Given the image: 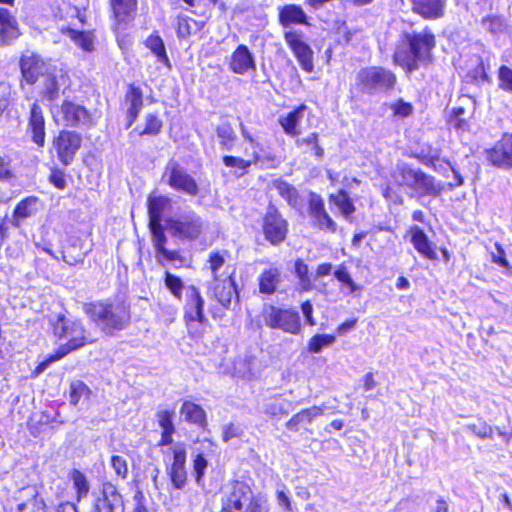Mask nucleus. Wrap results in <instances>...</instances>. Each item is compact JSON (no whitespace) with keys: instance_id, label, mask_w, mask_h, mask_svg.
<instances>
[{"instance_id":"nucleus-25","label":"nucleus","mask_w":512,"mask_h":512,"mask_svg":"<svg viewBox=\"0 0 512 512\" xmlns=\"http://www.w3.org/2000/svg\"><path fill=\"white\" fill-rule=\"evenodd\" d=\"M326 410L325 405L312 406L306 408L292 416V418L286 422L285 426L288 430L297 432L301 428H305L306 425L313 422L314 419L324 414Z\"/></svg>"},{"instance_id":"nucleus-59","label":"nucleus","mask_w":512,"mask_h":512,"mask_svg":"<svg viewBox=\"0 0 512 512\" xmlns=\"http://www.w3.org/2000/svg\"><path fill=\"white\" fill-rule=\"evenodd\" d=\"M390 109L395 117L405 118L412 114L413 106L411 103L399 99L390 105Z\"/></svg>"},{"instance_id":"nucleus-8","label":"nucleus","mask_w":512,"mask_h":512,"mask_svg":"<svg viewBox=\"0 0 512 512\" xmlns=\"http://www.w3.org/2000/svg\"><path fill=\"white\" fill-rule=\"evenodd\" d=\"M14 512H46V502L39 488L27 485L17 489L9 500Z\"/></svg>"},{"instance_id":"nucleus-40","label":"nucleus","mask_w":512,"mask_h":512,"mask_svg":"<svg viewBox=\"0 0 512 512\" xmlns=\"http://www.w3.org/2000/svg\"><path fill=\"white\" fill-rule=\"evenodd\" d=\"M216 135L222 150L231 151L237 140V135L229 122H223L216 127Z\"/></svg>"},{"instance_id":"nucleus-24","label":"nucleus","mask_w":512,"mask_h":512,"mask_svg":"<svg viewBox=\"0 0 512 512\" xmlns=\"http://www.w3.org/2000/svg\"><path fill=\"white\" fill-rule=\"evenodd\" d=\"M125 104L127 105L126 116L128 119L127 128H130L139 116L143 107V93L140 87L130 84L125 94Z\"/></svg>"},{"instance_id":"nucleus-63","label":"nucleus","mask_w":512,"mask_h":512,"mask_svg":"<svg viewBox=\"0 0 512 512\" xmlns=\"http://www.w3.org/2000/svg\"><path fill=\"white\" fill-rule=\"evenodd\" d=\"M276 498L278 505L282 507L285 511H293L290 497L288 496L284 485L282 486V489H277Z\"/></svg>"},{"instance_id":"nucleus-33","label":"nucleus","mask_w":512,"mask_h":512,"mask_svg":"<svg viewBox=\"0 0 512 512\" xmlns=\"http://www.w3.org/2000/svg\"><path fill=\"white\" fill-rule=\"evenodd\" d=\"M306 109V105L302 104L289 112L286 116H281L279 118V123L287 135L292 137L299 135L300 131L297 127L303 119Z\"/></svg>"},{"instance_id":"nucleus-7","label":"nucleus","mask_w":512,"mask_h":512,"mask_svg":"<svg viewBox=\"0 0 512 512\" xmlns=\"http://www.w3.org/2000/svg\"><path fill=\"white\" fill-rule=\"evenodd\" d=\"M166 224L172 236L181 240L197 239L201 235L204 226L202 218L194 211H188L176 218H170L166 221Z\"/></svg>"},{"instance_id":"nucleus-9","label":"nucleus","mask_w":512,"mask_h":512,"mask_svg":"<svg viewBox=\"0 0 512 512\" xmlns=\"http://www.w3.org/2000/svg\"><path fill=\"white\" fill-rule=\"evenodd\" d=\"M163 180L172 189L189 196H197L199 193L196 180L177 161L170 160L167 163Z\"/></svg>"},{"instance_id":"nucleus-58","label":"nucleus","mask_w":512,"mask_h":512,"mask_svg":"<svg viewBox=\"0 0 512 512\" xmlns=\"http://www.w3.org/2000/svg\"><path fill=\"white\" fill-rule=\"evenodd\" d=\"M15 178L12 159L7 156H0V181L10 182Z\"/></svg>"},{"instance_id":"nucleus-64","label":"nucleus","mask_w":512,"mask_h":512,"mask_svg":"<svg viewBox=\"0 0 512 512\" xmlns=\"http://www.w3.org/2000/svg\"><path fill=\"white\" fill-rule=\"evenodd\" d=\"M495 252L491 253L492 261L501 267L507 268L509 263L505 256V251L499 243H495Z\"/></svg>"},{"instance_id":"nucleus-1","label":"nucleus","mask_w":512,"mask_h":512,"mask_svg":"<svg viewBox=\"0 0 512 512\" xmlns=\"http://www.w3.org/2000/svg\"><path fill=\"white\" fill-rule=\"evenodd\" d=\"M435 43V36L428 29L418 33H403L396 45L393 60L408 71H414L418 69L419 63L430 59Z\"/></svg>"},{"instance_id":"nucleus-14","label":"nucleus","mask_w":512,"mask_h":512,"mask_svg":"<svg viewBox=\"0 0 512 512\" xmlns=\"http://www.w3.org/2000/svg\"><path fill=\"white\" fill-rule=\"evenodd\" d=\"M308 213L314 227L331 233L336 232L337 224L326 212L322 197L315 192L309 194Z\"/></svg>"},{"instance_id":"nucleus-11","label":"nucleus","mask_w":512,"mask_h":512,"mask_svg":"<svg viewBox=\"0 0 512 512\" xmlns=\"http://www.w3.org/2000/svg\"><path fill=\"white\" fill-rule=\"evenodd\" d=\"M82 138L75 131L62 130L53 140V148L57 153L59 161L64 166H69L80 149Z\"/></svg>"},{"instance_id":"nucleus-47","label":"nucleus","mask_w":512,"mask_h":512,"mask_svg":"<svg viewBox=\"0 0 512 512\" xmlns=\"http://www.w3.org/2000/svg\"><path fill=\"white\" fill-rule=\"evenodd\" d=\"M71 478L73 481L74 488L76 489L77 501L79 502L83 497H85L88 494L90 485L86 476L79 470H73Z\"/></svg>"},{"instance_id":"nucleus-12","label":"nucleus","mask_w":512,"mask_h":512,"mask_svg":"<svg viewBox=\"0 0 512 512\" xmlns=\"http://www.w3.org/2000/svg\"><path fill=\"white\" fill-rule=\"evenodd\" d=\"M265 238L272 244L283 242L288 232V223L274 206H269L264 217Z\"/></svg>"},{"instance_id":"nucleus-50","label":"nucleus","mask_w":512,"mask_h":512,"mask_svg":"<svg viewBox=\"0 0 512 512\" xmlns=\"http://www.w3.org/2000/svg\"><path fill=\"white\" fill-rule=\"evenodd\" d=\"M226 254H227L226 251H224L223 253H221L219 251H212L209 254V259H208L209 269L211 270V273H212V276H213V279L215 282L219 281L220 275L218 272H219L220 268H222L223 265L225 264V255Z\"/></svg>"},{"instance_id":"nucleus-44","label":"nucleus","mask_w":512,"mask_h":512,"mask_svg":"<svg viewBox=\"0 0 512 512\" xmlns=\"http://www.w3.org/2000/svg\"><path fill=\"white\" fill-rule=\"evenodd\" d=\"M336 341V337L330 334H316L308 342V351L310 353H320L323 348L331 346Z\"/></svg>"},{"instance_id":"nucleus-18","label":"nucleus","mask_w":512,"mask_h":512,"mask_svg":"<svg viewBox=\"0 0 512 512\" xmlns=\"http://www.w3.org/2000/svg\"><path fill=\"white\" fill-rule=\"evenodd\" d=\"M95 508L103 512H124L122 495L114 484L103 483L101 496L97 498Z\"/></svg>"},{"instance_id":"nucleus-36","label":"nucleus","mask_w":512,"mask_h":512,"mask_svg":"<svg viewBox=\"0 0 512 512\" xmlns=\"http://www.w3.org/2000/svg\"><path fill=\"white\" fill-rule=\"evenodd\" d=\"M18 36L17 21L6 8L0 9V37L4 42L11 41Z\"/></svg>"},{"instance_id":"nucleus-28","label":"nucleus","mask_w":512,"mask_h":512,"mask_svg":"<svg viewBox=\"0 0 512 512\" xmlns=\"http://www.w3.org/2000/svg\"><path fill=\"white\" fill-rule=\"evenodd\" d=\"M409 234L411 236V243L418 253L430 260L436 258V253L432 247V243L423 229L416 225L412 226L409 229Z\"/></svg>"},{"instance_id":"nucleus-57","label":"nucleus","mask_w":512,"mask_h":512,"mask_svg":"<svg viewBox=\"0 0 512 512\" xmlns=\"http://www.w3.org/2000/svg\"><path fill=\"white\" fill-rule=\"evenodd\" d=\"M334 276L339 282L347 285L349 293H354L356 291L361 290V287L353 281V279L351 278L350 274L348 273L344 266L339 267L334 272Z\"/></svg>"},{"instance_id":"nucleus-34","label":"nucleus","mask_w":512,"mask_h":512,"mask_svg":"<svg viewBox=\"0 0 512 512\" xmlns=\"http://www.w3.org/2000/svg\"><path fill=\"white\" fill-rule=\"evenodd\" d=\"M171 200L166 196H149L148 214L149 224L159 225L162 222L165 210L170 206Z\"/></svg>"},{"instance_id":"nucleus-38","label":"nucleus","mask_w":512,"mask_h":512,"mask_svg":"<svg viewBox=\"0 0 512 512\" xmlns=\"http://www.w3.org/2000/svg\"><path fill=\"white\" fill-rule=\"evenodd\" d=\"M251 157L252 159L245 160L241 157L225 155L223 156L222 161L226 167L241 170L242 173L240 174V176H242L249 170V168L253 164L256 165L262 161V156L259 155L258 151H253Z\"/></svg>"},{"instance_id":"nucleus-42","label":"nucleus","mask_w":512,"mask_h":512,"mask_svg":"<svg viewBox=\"0 0 512 512\" xmlns=\"http://www.w3.org/2000/svg\"><path fill=\"white\" fill-rule=\"evenodd\" d=\"M90 395L91 390L83 381L77 380L71 383L69 401L72 405L84 404L90 399Z\"/></svg>"},{"instance_id":"nucleus-10","label":"nucleus","mask_w":512,"mask_h":512,"mask_svg":"<svg viewBox=\"0 0 512 512\" xmlns=\"http://www.w3.org/2000/svg\"><path fill=\"white\" fill-rule=\"evenodd\" d=\"M267 326L284 332L298 334L301 330L300 316L297 311L269 306L264 311Z\"/></svg>"},{"instance_id":"nucleus-62","label":"nucleus","mask_w":512,"mask_h":512,"mask_svg":"<svg viewBox=\"0 0 512 512\" xmlns=\"http://www.w3.org/2000/svg\"><path fill=\"white\" fill-rule=\"evenodd\" d=\"M190 18L178 16L176 21V33L178 38H187L191 34Z\"/></svg>"},{"instance_id":"nucleus-53","label":"nucleus","mask_w":512,"mask_h":512,"mask_svg":"<svg viewBox=\"0 0 512 512\" xmlns=\"http://www.w3.org/2000/svg\"><path fill=\"white\" fill-rule=\"evenodd\" d=\"M175 413L173 410H159L156 413V418L159 427L162 431H176L175 425L173 423V418Z\"/></svg>"},{"instance_id":"nucleus-20","label":"nucleus","mask_w":512,"mask_h":512,"mask_svg":"<svg viewBox=\"0 0 512 512\" xmlns=\"http://www.w3.org/2000/svg\"><path fill=\"white\" fill-rule=\"evenodd\" d=\"M412 11L426 20H436L444 16L447 0H410Z\"/></svg>"},{"instance_id":"nucleus-48","label":"nucleus","mask_w":512,"mask_h":512,"mask_svg":"<svg viewBox=\"0 0 512 512\" xmlns=\"http://www.w3.org/2000/svg\"><path fill=\"white\" fill-rule=\"evenodd\" d=\"M165 287L170 293L177 299H182V292L184 289V283L180 277L166 271L164 278Z\"/></svg>"},{"instance_id":"nucleus-31","label":"nucleus","mask_w":512,"mask_h":512,"mask_svg":"<svg viewBox=\"0 0 512 512\" xmlns=\"http://www.w3.org/2000/svg\"><path fill=\"white\" fill-rule=\"evenodd\" d=\"M411 190L420 197L438 196L441 192L440 186L435 183V178L424 173L422 170L418 173Z\"/></svg>"},{"instance_id":"nucleus-61","label":"nucleus","mask_w":512,"mask_h":512,"mask_svg":"<svg viewBox=\"0 0 512 512\" xmlns=\"http://www.w3.org/2000/svg\"><path fill=\"white\" fill-rule=\"evenodd\" d=\"M49 181L54 187L60 190H64L67 186L66 174L63 170L58 168L51 169Z\"/></svg>"},{"instance_id":"nucleus-45","label":"nucleus","mask_w":512,"mask_h":512,"mask_svg":"<svg viewBox=\"0 0 512 512\" xmlns=\"http://www.w3.org/2000/svg\"><path fill=\"white\" fill-rule=\"evenodd\" d=\"M463 428L466 432H470L481 439L492 438L493 429L483 420L467 423Z\"/></svg>"},{"instance_id":"nucleus-22","label":"nucleus","mask_w":512,"mask_h":512,"mask_svg":"<svg viewBox=\"0 0 512 512\" xmlns=\"http://www.w3.org/2000/svg\"><path fill=\"white\" fill-rule=\"evenodd\" d=\"M278 21L284 28L292 25L310 26L308 16L300 5L287 4L279 7Z\"/></svg>"},{"instance_id":"nucleus-16","label":"nucleus","mask_w":512,"mask_h":512,"mask_svg":"<svg viewBox=\"0 0 512 512\" xmlns=\"http://www.w3.org/2000/svg\"><path fill=\"white\" fill-rule=\"evenodd\" d=\"M184 320L187 323L198 322L200 324L207 321L204 315V299L199 289L194 285H190L186 288Z\"/></svg>"},{"instance_id":"nucleus-51","label":"nucleus","mask_w":512,"mask_h":512,"mask_svg":"<svg viewBox=\"0 0 512 512\" xmlns=\"http://www.w3.org/2000/svg\"><path fill=\"white\" fill-rule=\"evenodd\" d=\"M163 123L156 114H147L145 119V128L140 135H158L161 132Z\"/></svg>"},{"instance_id":"nucleus-49","label":"nucleus","mask_w":512,"mask_h":512,"mask_svg":"<svg viewBox=\"0 0 512 512\" xmlns=\"http://www.w3.org/2000/svg\"><path fill=\"white\" fill-rule=\"evenodd\" d=\"M331 200L336 204L345 217H349L355 211L352 200L344 190H341L336 196L332 195Z\"/></svg>"},{"instance_id":"nucleus-4","label":"nucleus","mask_w":512,"mask_h":512,"mask_svg":"<svg viewBox=\"0 0 512 512\" xmlns=\"http://www.w3.org/2000/svg\"><path fill=\"white\" fill-rule=\"evenodd\" d=\"M53 332L60 342L56 351L57 359H61L92 342L90 333L81 321L66 318L64 315L58 316L53 325Z\"/></svg>"},{"instance_id":"nucleus-55","label":"nucleus","mask_w":512,"mask_h":512,"mask_svg":"<svg viewBox=\"0 0 512 512\" xmlns=\"http://www.w3.org/2000/svg\"><path fill=\"white\" fill-rule=\"evenodd\" d=\"M207 466H208V461L206 460L204 455L202 453L196 454L193 459V472H194L195 481L198 485L201 484V482L204 478L205 470H206Z\"/></svg>"},{"instance_id":"nucleus-6","label":"nucleus","mask_w":512,"mask_h":512,"mask_svg":"<svg viewBox=\"0 0 512 512\" xmlns=\"http://www.w3.org/2000/svg\"><path fill=\"white\" fill-rule=\"evenodd\" d=\"M166 472L175 489L181 490L187 483L186 458L187 449L184 442H176L167 450H163Z\"/></svg>"},{"instance_id":"nucleus-30","label":"nucleus","mask_w":512,"mask_h":512,"mask_svg":"<svg viewBox=\"0 0 512 512\" xmlns=\"http://www.w3.org/2000/svg\"><path fill=\"white\" fill-rule=\"evenodd\" d=\"M37 204L38 198L34 196L21 200L13 211L12 219L10 220L11 224L16 228L20 227L22 221L37 213Z\"/></svg>"},{"instance_id":"nucleus-41","label":"nucleus","mask_w":512,"mask_h":512,"mask_svg":"<svg viewBox=\"0 0 512 512\" xmlns=\"http://www.w3.org/2000/svg\"><path fill=\"white\" fill-rule=\"evenodd\" d=\"M57 77L56 69L54 67L51 72L46 75L45 78L40 82L41 93L49 101H54L59 96L60 85L58 83Z\"/></svg>"},{"instance_id":"nucleus-21","label":"nucleus","mask_w":512,"mask_h":512,"mask_svg":"<svg viewBox=\"0 0 512 512\" xmlns=\"http://www.w3.org/2000/svg\"><path fill=\"white\" fill-rule=\"evenodd\" d=\"M229 68L235 74L243 75L250 69H256V62L248 47L240 44L232 53L229 61Z\"/></svg>"},{"instance_id":"nucleus-15","label":"nucleus","mask_w":512,"mask_h":512,"mask_svg":"<svg viewBox=\"0 0 512 512\" xmlns=\"http://www.w3.org/2000/svg\"><path fill=\"white\" fill-rule=\"evenodd\" d=\"M286 44L294 53L301 68L306 72L314 69L312 57L313 51L310 46L302 40V35L297 31H287L284 34Z\"/></svg>"},{"instance_id":"nucleus-29","label":"nucleus","mask_w":512,"mask_h":512,"mask_svg":"<svg viewBox=\"0 0 512 512\" xmlns=\"http://www.w3.org/2000/svg\"><path fill=\"white\" fill-rule=\"evenodd\" d=\"M258 287L261 294L271 295L275 293L281 283V271L275 266L264 269L258 276Z\"/></svg>"},{"instance_id":"nucleus-13","label":"nucleus","mask_w":512,"mask_h":512,"mask_svg":"<svg viewBox=\"0 0 512 512\" xmlns=\"http://www.w3.org/2000/svg\"><path fill=\"white\" fill-rule=\"evenodd\" d=\"M21 73L28 84L41 82L54 68L37 55H25L20 60Z\"/></svg>"},{"instance_id":"nucleus-35","label":"nucleus","mask_w":512,"mask_h":512,"mask_svg":"<svg viewBox=\"0 0 512 512\" xmlns=\"http://www.w3.org/2000/svg\"><path fill=\"white\" fill-rule=\"evenodd\" d=\"M213 294L217 301L223 306L228 307L231 304L234 295H237V287L232 277L219 283L213 287Z\"/></svg>"},{"instance_id":"nucleus-60","label":"nucleus","mask_w":512,"mask_h":512,"mask_svg":"<svg viewBox=\"0 0 512 512\" xmlns=\"http://www.w3.org/2000/svg\"><path fill=\"white\" fill-rule=\"evenodd\" d=\"M111 467L115 474L121 479H126L128 476V465L125 458L119 455H113L111 457Z\"/></svg>"},{"instance_id":"nucleus-5","label":"nucleus","mask_w":512,"mask_h":512,"mask_svg":"<svg viewBox=\"0 0 512 512\" xmlns=\"http://www.w3.org/2000/svg\"><path fill=\"white\" fill-rule=\"evenodd\" d=\"M397 83L396 75L382 66L362 68L356 75V84L360 91L369 96L388 94Z\"/></svg>"},{"instance_id":"nucleus-17","label":"nucleus","mask_w":512,"mask_h":512,"mask_svg":"<svg viewBox=\"0 0 512 512\" xmlns=\"http://www.w3.org/2000/svg\"><path fill=\"white\" fill-rule=\"evenodd\" d=\"M486 153L488 161L493 166L503 169L512 168V134L505 133Z\"/></svg>"},{"instance_id":"nucleus-19","label":"nucleus","mask_w":512,"mask_h":512,"mask_svg":"<svg viewBox=\"0 0 512 512\" xmlns=\"http://www.w3.org/2000/svg\"><path fill=\"white\" fill-rule=\"evenodd\" d=\"M63 121L67 126H88L91 116L86 108L71 101H64L61 106Z\"/></svg>"},{"instance_id":"nucleus-39","label":"nucleus","mask_w":512,"mask_h":512,"mask_svg":"<svg viewBox=\"0 0 512 512\" xmlns=\"http://www.w3.org/2000/svg\"><path fill=\"white\" fill-rule=\"evenodd\" d=\"M420 169H414L408 164L397 165L393 178L399 186L412 188Z\"/></svg>"},{"instance_id":"nucleus-26","label":"nucleus","mask_w":512,"mask_h":512,"mask_svg":"<svg viewBox=\"0 0 512 512\" xmlns=\"http://www.w3.org/2000/svg\"><path fill=\"white\" fill-rule=\"evenodd\" d=\"M149 229L151 231L153 244L158 255L162 256L167 261H183L178 251H170L165 247L167 237L164 233L161 223H159V225L149 224Z\"/></svg>"},{"instance_id":"nucleus-23","label":"nucleus","mask_w":512,"mask_h":512,"mask_svg":"<svg viewBox=\"0 0 512 512\" xmlns=\"http://www.w3.org/2000/svg\"><path fill=\"white\" fill-rule=\"evenodd\" d=\"M28 127L32 141L39 147H43L45 144V119L42 108L37 102L31 105Z\"/></svg>"},{"instance_id":"nucleus-27","label":"nucleus","mask_w":512,"mask_h":512,"mask_svg":"<svg viewBox=\"0 0 512 512\" xmlns=\"http://www.w3.org/2000/svg\"><path fill=\"white\" fill-rule=\"evenodd\" d=\"M114 19L118 26L127 24L134 19L137 0H110Z\"/></svg>"},{"instance_id":"nucleus-43","label":"nucleus","mask_w":512,"mask_h":512,"mask_svg":"<svg viewBox=\"0 0 512 512\" xmlns=\"http://www.w3.org/2000/svg\"><path fill=\"white\" fill-rule=\"evenodd\" d=\"M146 46L157 57L158 61L170 67V61L166 53L164 42L158 35H150L146 40Z\"/></svg>"},{"instance_id":"nucleus-3","label":"nucleus","mask_w":512,"mask_h":512,"mask_svg":"<svg viewBox=\"0 0 512 512\" xmlns=\"http://www.w3.org/2000/svg\"><path fill=\"white\" fill-rule=\"evenodd\" d=\"M82 309L97 327L108 334L125 329L131 320L130 307L124 302L83 303Z\"/></svg>"},{"instance_id":"nucleus-2","label":"nucleus","mask_w":512,"mask_h":512,"mask_svg":"<svg viewBox=\"0 0 512 512\" xmlns=\"http://www.w3.org/2000/svg\"><path fill=\"white\" fill-rule=\"evenodd\" d=\"M220 512H270V505L266 496L254 494L246 482L234 480L222 491Z\"/></svg>"},{"instance_id":"nucleus-54","label":"nucleus","mask_w":512,"mask_h":512,"mask_svg":"<svg viewBox=\"0 0 512 512\" xmlns=\"http://www.w3.org/2000/svg\"><path fill=\"white\" fill-rule=\"evenodd\" d=\"M499 88L508 93H512V69L502 65L498 70Z\"/></svg>"},{"instance_id":"nucleus-52","label":"nucleus","mask_w":512,"mask_h":512,"mask_svg":"<svg viewBox=\"0 0 512 512\" xmlns=\"http://www.w3.org/2000/svg\"><path fill=\"white\" fill-rule=\"evenodd\" d=\"M278 191L282 198H284L289 205L295 207L299 200V194L295 187L286 182H281L278 185Z\"/></svg>"},{"instance_id":"nucleus-32","label":"nucleus","mask_w":512,"mask_h":512,"mask_svg":"<svg viewBox=\"0 0 512 512\" xmlns=\"http://www.w3.org/2000/svg\"><path fill=\"white\" fill-rule=\"evenodd\" d=\"M180 414L188 423L195 424L201 428L207 425L206 412L204 409L191 401H185L180 409Z\"/></svg>"},{"instance_id":"nucleus-56","label":"nucleus","mask_w":512,"mask_h":512,"mask_svg":"<svg viewBox=\"0 0 512 512\" xmlns=\"http://www.w3.org/2000/svg\"><path fill=\"white\" fill-rule=\"evenodd\" d=\"M295 274L299 278L300 284L303 289H308L311 286V280L309 278L308 265L303 260L297 259L295 261Z\"/></svg>"},{"instance_id":"nucleus-37","label":"nucleus","mask_w":512,"mask_h":512,"mask_svg":"<svg viewBox=\"0 0 512 512\" xmlns=\"http://www.w3.org/2000/svg\"><path fill=\"white\" fill-rule=\"evenodd\" d=\"M61 32L67 35L83 51L92 52L94 50V39L90 32L78 31L70 27H62Z\"/></svg>"},{"instance_id":"nucleus-46","label":"nucleus","mask_w":512,"mask_h":512,"mask_svg":"<svg viewBox=\"0 0 512 512\" xmlns=\"http://www.w3.org/2000/svg\"><path fill=\"white\" fill-rule=\"evenodd\" d=\"M483 28L493 35H499L505 32L507 25L504 18L500 16H487L481 21Z\"/></svg>"}]
</instances>
